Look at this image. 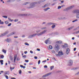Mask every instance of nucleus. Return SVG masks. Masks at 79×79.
Here are the masks:
<instances>
[{"instance_id": "nucleus-1", "label": "nucleus", "mask_w": 79, "mask_h": 79, "mask_svg": "<svg viewBox=\"0 0 79 79\" xmlns=\"http://www.w3.org/2000/svg\"><path fill=\"white\" fill-rule=\"evenodd\" d=\"M36 3L37 2H35L31 3L29 2H26L22 4V5H27V4H29V6L27 7V9H30V8H32L35 7V5L36 4Z\"/></svg>"}, {"instance_id": "nucleus-2", "label": "nucleus", "mask_w": 79, "mask_h": 79, "mask_svg": "<svg viewBox=\"0 0 79 79\" xmlns=\"http://www.w3.org/2000/svg\"><path fill=\"white\" fill-rule=\"evenodd\" d=\"M47 31L46 30H44V31H43V32H41L40 33H39L38 34H34L32 35H30L29 36L28 38H31V37H35V35H38V36H39V35H42V34H44V33H45Z\"/></svg>"}, {"instance_id": "nucleus-3", "label": "nucleus", "mask_w": 79, "mask_h": 79, "mask_svg": "<svg viewBox=\"0 0 79 79\" xmlns=\"http://www.w3.org/2000/svg\"><path fill=\"white\" fill-rule=\"evenodd\" d=\"M73 13H76V17L77 19H79V10H75L73 11Z\"/></svg>"}, {"instance_id": "nucleus-4", "label": "nucleus", "mask_w": 79, "mask_h": 79, "mask_svg": "<svg viewBox=\"0 0 79 79\" xmlns=\"http://www.w3.org/2000/svg\"><path fill=\"white\" fill-rule=\"evenodd\" d=\"M74 6H70L69 7H68L67 8L65 9L64 10V11H68V10H71V9H72V8H74Z\"/></svg>"}, {"instance_id": "nucleus-5", "label": "nucleus", "mask_w": 79, "mask_h": 79, "mask_svg": "<svg viewBox=\"0 0 79 79\" xmlns=\"http://www.w3.org/2000/svg\"><path fill=\"white\" fill-rule=\"evenodd\" d=\"M62 55H63V53L62 51H59L58 52V54H56V56H61Z\"/></svg>"}, {"instance_id": "nucleus-6", "label": "nucleus", "mask_w": 79, "mask_h": 79, "mask_svg": "<svg viewBox=\"0 0 79 79\" xmlns=\"http://www.w3.org/2000/svg\"><path fill=\"white\" fill-rule=\"evenodd\" d=\"M18 16H27V14H19Z\"/></svg>"}, {"instance_id": "nucleus-7", "label": "nucleus", "mask_w": 79, "mask_h": 79, "mask_svg": "<svg viewBox=\"0 0 79 79\" xmlns=\"http://www.w3.org/2000/svg\"><path fill=\"white\" fill-rule=\"evenodd\" d=\"M56 23H53V24H52V25L51 27L52 29H54L55 27H56Z\"/></svg>"}, {"instance_id": "nucleus-8", "label": "nucleus", "mask_w": 79, "mask_h": 79, "mask_svg": "<svg viewBox=\"0 0 79 79\" xmlns=\"http://www.w3.org/2000/svg\"><path fill=\"white\" fill-rule=\"evenodd\" d=\"M73 65V60H70L69 61V66H71V65Z\"/></svg>"}, {"instance_id": "nucleus-9", "label": "nucleus", "mask_w": 79, "mask_h": 79, "mask_svg": "<svg viewBox=\"0 0 79 79\" xmlns=\"http://www.w3.org/2000/svg\"><path fill=\"white\" fill-rule=\"evenodd\" d=\"M8 33V32H6L3 33V34L1 35L0 37H3V36H4V35H6V34H7Z\"/></svg>"}, {"instance_id": "nucleus-10", "label": "nucleus", "mask_w": 79, "mask_h": 79, "mask_svg": "<svg viewBox=\"0 0 79 79\" xmlns=\"http://www.w3.org/2000/svg\"><path fill=\"white\" fill-rule=\"evenodd\" d=\"M52 74V73H49L47 74H45V75H44L43 76V77H45L46 76H49V75H50Z\"/></svg>"}, {"instance_id": "nucleus-11", "label": "nucleus", "mask_w": 79, "mask_h": 79, "mask_svg": "<svg viewBox=\"0 0 79 79\" xmlns=\"http://www.w3.org/2000/svg\"><path fill=\"white\" fill-rule=\"evenodd\" d=\"M50 42V40H49V39H48L47 40H45V43L46 44H47L49 43V42Z\"/></svg>"}, {"instance_id": "nucleus-12", "label": "nucleus", "mask_w": 79, "mask_h": 79, "mask_svg": "<svg viewBox=\"0 0 79 79\" xmlns=\"http://www.w3.org/2000/svg\"><path fill=\"white\" fill-rule=\"evenodd\" d=\"M53 23L52 22H49L47 23V25L48 26H51V25H52L53 24Z\"/></svg>"}, {"instance_id": "nucleus-13", "label": "nucleus", "mask_w": 79, "mask_h": 79, "mask_svg": "<svg viewBox=\"0 0 79 79\" xmlns=\"http://www.w3.org/2000/svg\"><path fill=\"white\" fill-rule=\"evenodd\" d=\"M35 2H36V4H40L42 3V1H35Z\"/></svg>"}, {"instance_id": "nucleus-14", "label": "nucleus", "mask_w": 79, "mask_h": 79, "mask_svg": "<svg viewBox=\"0 0 79 79\" xmlns=\"http://www.w3.org/2000/svg\"><path fill=\"white\" fill-rule=\"evenodd\" d=\"M15 34V32H13L12 33H10V35H7V37H9V36H10V35H13V34Z\"/></svg>"}, {"instance_id": "nucleus-15", "label": "nucleus", "mask_w": 79, "mask_h": 79, "mask_svg": "<svg viewBox=\"0 0 79 79\" xmlns=\"http://www.w3.org/2000/svg\"><path fill=\"white\" fill-rule=\"evenodd\" d=\"M69 48H67L66 51V54H68L69 53Z\"/></svg>"}, {"instance_id": "nucleus-16", "label": "nucleus", "mask_w": 79, "mask_h": 79, "mask_svg": "<svg viewBox=\"0 0 79 79\" xmlns=\"http://www.w3.org/2000/svg\"><path fill=\"white\" fill-rule=\"evenodd\" d=\"M56 48L59 50L60 49V47H59V45L58 44H56Z\"/></svg>"}, {"instance_id": "nucleus-17", "label": "nucleus", "mask_w": 79, "mask_h": 79, "mask_svg": "<svg viewBox=\"0 0 79 79\" xmlns=\"http://www.w3.org/2000/svg\"><path fill=\"white\" fill-rule=\"evenodd\" d=\"M50 9V8L49 7H48L47 8H46V9H44V10L45 11H47V10H49Z\"/></svg>"}, {"instance_id": "nucleus-18", "label": "nucleus", "mask_w": 79, "mask_h": 79, "mask_svg": "<svg viewBox=\"0 0 79 79\" xmlns=\"http://www.w3.org/2000/svg\"><path fill=\"white\" fill-rule=\"evenodd\" d=\"M6 41L7 42H11V40L7 39L6 40Z\"/></svg>"}, {"instance_id": "nucleus-19", "label": "nucleus", "mask_w": 79, "mask_h": 79, "mask_svg": "<svg viewBox=\"0 0 79 79\" xmlns=\"http://www.w3.org/2000/svg\"><path fill=\"white\" fill-rule=\"evenodd\" d=\"M64 45L65 46H66H66H64L63 45L62 46V48H66V47H67V46L68 45V44H64Z\"/></svg>"}, {"instance_id": "nucleus-20", "label": "nucleus", "mask_w": 79, "mask_h": 79, "mask_svg": "<svg viewBox=\"0 0 79 79\" xmlns=\"http://www.w3.org/2000/svg\"><path fill=\"white\" fill-rule=\"evenodd\" d=\"M57 44H62V41H58L56 42Z\"/></svg>"}, {"instance_id": "nucleus-21", "label": "nucleus", "mask_w": 79, "mask_h": 79, "mask_svg": "<svg viewBox=\"0 0 79 79\" xmlns=\"http://www.w3.org/2000/svg\"><path fill=\"white\" fill-rule=\"evenodd\" d=\"M0 62L1 63V64H2V65H3V60H0Z\"/></svg>"}, {"instance_id": "nucleus-22", "label": "nucleus", "mask_w": 79, "mask_h": 79, "mask_svg": "<svg viewBox=\"0 0 79 79\" xmlns=\"http://www.w3.org/2000/svg\"><path fill=\"white\" fill-rule=\"evenodd\" d=\"M4 74L6 75V74H9V71H6L5 72V74Z\"/></svg>"}, {"instance_id": "nucleus-23", "label": "nucleus", "mask_w": 79, "mask_h": 79, "mask_svg": "<svg viewBox=\"0 0 79 79\" xmlns=\"http://www.w3.org/2000/svg\"><path fill=\"white\" fill-rule=\"evenodd\" d=\"M47 29V27H43L42 28H41V29L44 30V29Z\"/></svg>"}, {"instance_id": "nucleus-24", "label": "nucleus", "mask_w": 79, "mask_h": 79, "mask_svg": "<svg viewBox=\"0 0 79 79\" xmlns=\"http://www.w3.org/2000/svg\"><path fill=\"white\" fill-rule=\"evenodd\" d=\"M73 27H71L69 28H68V30H70L71 29H73Z\"/></svg>"}, {"instance_id": "nucleus-25", "label": "nucleus", "mask_w": 79, "mask_h": 79, "mask_svg": "<svg viewBox=\"0 0 79 79\" xmlns=\"http://www.w3.org/2000/svg\"><path fill=\"white\" fill-rule=\"evenodd\" d=\"M2 52L4 53H6V50L4 49H2Z\"/></svg>"}, {"instance_id": "nucleus-26", "label": "nucleus", "mask_w": 79, "mask_h": 79, "mask_svg": "<svg viewBox=\"0 0 79 79\" xmlns=\"http://www.w3.org/2000/svg\"><path fill=\"white\" fill-rule=\"evenodd\" d=\"M8 19L10 21V22H12L13 21V20H11V19L10 18H8Z\"/></svg>"}, {"instance_id": "nucleus-27", "label": "nucleus", "mask_w": 79, "mask_h": 79, "mask_svg": "<svg viewBox=\"0 0 79 79\" xmlns=\"http://www.w3.org/2000/svg\"><path fill=\"white\" fill-rule=\"evenodd\" d=\"M54 68V66H51L50 67L51 70H52L53 68Z\"/></svg>"}, {"instance_id": "nucleus-28", "label": "nucleus", "mask_w": 79, "mask_h": 79, "mask_svg": "<svg viewBox=\"0 0 79 79\" xmlns=\"http://www.w3.org/2000/svg\"><path fill=\"white\" fill-rule=\"evenodd\" d=\"M17 56H14V62L15 63V61H16V59Z\"/></svg>"}, {"instance_id": "nucleus-29", "label": "nucleus", "mask_w": 79, "mask_h": 79, "mask_svg": "<svg viewBox=\"0 0 79 79\" xmlns=\"http://www.w3.org/2000/svg\"><path fill=\"white\" fill-rule=\"evenodd\" d=\"M49 49H52V48H53L52 47V46L51 45H49Z\"/></svg>"}, {"instance_id": "nucleus-30", "label": "nucleus", "mask_w": 79, "mask_h": 79, "mask_svg": "<svg viewBox=\"0 0 79 79\" xmlns=\"http://www.w3.org/2000/svg\"><path fill=\"white\" fill-rule=\"evenodd\" d=\"M5 23L7 24H9V23L8 22V21L7 20L5 22Z\"/></svg>"}, {"instance_id": "nucleus-31", "label": "nucleus", "mask_w": 79, "mask_h": 79, "mask_svg": "<svg viewBox=\"0 0 79 79\" xmlns=\"http://www.w3.org/2000/svg\"><path fill=\"white\" fill-rule=\"evenodd\" d=\"M63 17H59L58 18V19L59 20H61V19H63Z\"/></svg>"}, {"instance_id": "nucleus-32", "label": "nucleus", "mask_w": 79, "mask_h": 79, "mask_svg": "<svg viewBox=\"0 0 79 79\" xmlns=\"http://www.w3.org/2000/svg\"><path fill=\"white\" fill-rule=\"evenodd\" d=\"M14 21L15 22H18V19H15L14 20Z\"/></svg>"}, {"instance_id": "nucleus-33", "label": "nucleus", "mask_w": 79, "mask_h": 79, "mask_svg": "<svg viewBox=\"0 0 79 79\" xmlns=\"http://www.w3.org/2000/svg\"><path fill=\"white\" fill-rule=\"evenodd\" d=\"M3 18H8V17L6 16H2Z\"/></svg>"}, {"instance_id": "nucleus-34", "label": "nucleus", "mask_w": 79, "mask_h": 79, "mask_svg": "<svg viewBox=\"0 0 79 79\" xmlns=\"http://www.w3.org/2000/svg\"><path fill=\"white\" fill-rule=\"evenodd\" d=\"M25 45H28V46H29V44L28 43H25Z\"/></svg>"}, {"instance_id": "nucleus-35", "label": "nucleus", "mask_w": 79, "mask_h": 79, "mask_svg": "<svg viewBox=\"0 0 79 79\" xmlns=\"http://www.w3.org/2000/svg\"><path fill=\"white\" fill-rule=\"evenodd\" d=\"M10 69L11 71H12V70L13 69H15V67H13H13H10Z\"/></svg>"}, {"instance_id": "nucleus-36", "label": "nucleus", "mask_w": 79, "mask_h": 79, "mask_svg": "<svg viewBox=\"0 0 79 79\" xmlns=\"http://www.w3.org/2000/svg\"><path fill=\"white\" fill-rule=\"evenodd\" d=\"M61 6H59L58 7L57 9H58V10H59V9H61Z\"/></svg>"}, {"instance_id": "nucleus-37", "label": "nucleus", "mask_w": 79, "mask_h": 79, "mask_svg": "<svg viewBox=\"0 0 79 79\" xmlns=\"http://www.w3.org/2000/svg\"><path fill=\"white\" fill-rule=\"evenodd\" d=\"M22 73V71L21 70H19V73L20 74H21Z\"/></svg>"}, {"instance_id": "nucleus-38", "label": "nucleus", "mask_w": 79, "mask_h": 79, "mask_svg": "<svg viewBox=\"0 0 79 79\" xmlns=\"http://www.w3.org/2000/svg\"><path fill=\"white\" fill-rule=\"evenodd\" d=\"M4 24V22H2V21L0 22V24Z\"/></svg>"}, {"instance_id": "nucleus-39", "label": "nucleus", "mask_w": 79, "mask_h": 79, "mask_svg": "<svg viewBox=\"0 0 79 79\" xmlns=\"http://www.w3.org/2000/svg\"><path fill=\"white\" fill-rule=\"evenodd\" d=\"M32 16V14H27V16Z\"/></svg>"}, {"instance_id": "nucleus-40", "label": "nucleus", "mask_w": 79, "mask_h": 79, "mask_svg": "<svg viewBox=\"0 0 79 79\" xmlns=\"http://www.w3.org/2000/svg\"><path fill=\"white\" fill-rule=\"evenodd\" d=\"M1 58L2 59H3L4 58V56L3 55H2L1 56Z\"/></svg>"}, {"instance_id": "nucleus-41", "label": "nucleus", "mask_w": 79, "mask_h": 79, "mask_svg": "<svg viewBox=\"0 0 79 79\" xmlns=\"http://www.w3.org/2000/svg\"><path fill=\"white\" fill-rule=\"evenodd\" d=\"M75 30H79V26L77 27V28H75Z\"/></svg>"}, {"instance_id": "nucleus-42", "label": "nucleus", "mask_w": 79, "mask_h": 79, "mask_svg": "<svg viewBox=\"0 0 79 79\" xmlns=\"http://www.w3.org/2000/svg\"><path fill=\"white\" fill-rule=\"evenodd\" d=\"M40 60H39L38 62V64H40Z\"/></svg>"}, {"instance_id": "nucleus-43", "label": "nucleus", "mask_w": 79, "mask_h": 79, "mask_svg": "<svg viewBox=\"0 0 79 79\" xmlns=\"http://www.w3.org/2000/svg\"><path fill=\"white\" fill-rule=\"evenodd\" d=\"M78 69V68H73V70H75V69Z\"/></svg>"}, {"instance_id": "nucleus-44", "label": "nucleus", "mask_w": 79, "mask_h": 79, "mask_svg": "<svg viewBox=\"0 0 79 79\" xmlns=\"http://www.w3.org/2000/svg\"><path fill=\"white\" fill-rule=\"evenodd\" d=\"M11 25V23H10L8 25V26H10Z\"/></svg>"}, {"instance_id": "nucleus-45", "label": "nucleus", "mask_w": 79, "mask_h": 79, "mask_svg": "<svg viewBox=\"0 0 79 79\" xmlns=\"http://www.w3.org/2000/svg\"><path fill=\"white\" fill-rule=\"evenodd\" d=\"M7 2H11V0H8L7 1Z\"/></svg>"}, {"instance_id": "nucleus-46", "label": "nucleus", "mask_w": 79, "mask_h": 79, "mask_svg": "<svg viewBox=\"0 0 79 79\" xmlns=\"http://www.w3.org/2000/svg\"><path fill=\"white\" fill-rule=\"evenodd\" d=\"M23 58H26V55H24L23 56Z\"/></svg>"}, {"instance_id": "nucleus-47", "label": "nucleus", "mask_w": 79, "mask_h": 79, "mask_svg": "<svg viewBox=\"0 0 79 79\" xmlns=\"http://www.w3.org/2000/svg\"><path fill=\"white\" fill-rule=\"evenodd\" d=\"M6 79H8V77L7 76H5Z\"/></svg>"}, {"instance_id": "nucleus-48", "label": "nucleus", "mask_w": 79, "mask_h": 79, "mask_svg": "<svg viewBox=\"0 0 79 79\" xmlns=\"http://www.w3.org/2000/svg\"><path fill=\"white\" fill-rule=\"evenodd\" d=\"M46 1V0H41V1L42 3V2H45V1Z\"/></svg>"}, {"instance_id": "nucleus-49", "label": "nucleus", "mask_w": 79, "mask_h": 79, "mask_svg": "<svg viewBox=\"0 0 79 79\" xmlns=\"http://www.w3.org/2000/svg\"><path fill=\"white\" fill-rule=\"evenodd\" d=\"M44 68H47V65H45Z\"/></svg>"}, {"instance_id": "nucleus-50", "label": "nucleus", "mask_w": 79, "mask_h": 79, "mask_svg": "<svg viewBox=\"0 0 79 79\" xmlns=\"http://www.w3.org/2000/svg\"><path fill=\"white\" fill-rule=\"evenodd\" d=\"M25 61L26 62H27V63L28 62H29V60H25Z\"/></svg>"}, {"instance_id": "nucleus-51", "label": "nucleus", "mask_w": 79, "mask_h": 79, "mask_svg": "<svg viewBox=\"0 0 79 79\" xmlns=\"http://www.w3.org/2000/svg\"><path fill=\"white\" fill-rule=\"evenodd\" d=\"M46 24V22H44L42 23V24Z\"/></svg>"}, {"instance_id": "nucleus-52", "label": "nucleus", "mask_w": 79, "mask_h": 79, "mask_svg": "<svg viewBox=\"0 0 79 79\" xmlns=\"http://www.w3.org/2000/svg\"><path fill=\"white\" fill-rule=\"evenodd\" d=\"M37 50L38 51H40V49L39 48H37Z\"/></svg>"}, {"instance_id": "nucleus-53", "label": "nucleus", "mask_w": 79, "mask_h": 79, "mask_svg": "<svg viewBox=\"0 0 79 79\" xmlns=\"http://www.w3.org/2000/svg\"><path fill=\"white\" fill-rule=\"evenodd\" d=\"M61 3H64V1L62 0V1H60Z\"/></svg>"}, {"instance_id": "nucleus-54", "label": "nucleus", "mask_w": 79, "mask_h": 79, "mask_svg": "<svg viewBox=\"0 0 79 79\" xmlns=\"http://www.w3.org/2000/svg\"><path fill=\"white\" fill-rule=\"evenodd\" d=\"M47 61V60H44L42 61V63H45V62H46Z\"/></svg>"}, {"instance_id": "nucleus-55", "label": "nucleus", "mask_w": 79, "mask_h": 79, "mask_svg": "<svg viewBox=\"0 0 79 79\" xmlns=\"http://www.w3.org/2000/svg\"><path fill=\"white\" fill-rule=\"evenodd\" d=\"M78 33H79V31H77L75 32L76 34H78Z\"/></svg>"}, {"instance_id": "nucleus-56", "label": "nucleus", "mask_w": 79, "mask_h": 79, "mask_svg": "<svg viewBox=\"0 0 79 79\" xmlns=\"http://www.w3.org/2000/svg\"><path fill=\"white\" fill-rule=\"evenodd\" d=\"M52 53H54L55 51L52 50Z\"/></svg>"}, {"instance_id": "nucleus-57", "label": "nucleus", "mask_w": 79, "mask_h": 79, "mask_svg": "<svg viewBox=\"0 0 79 79\" xmlns=\"http://www.w3.org/2000/svg\"><path fill=\"white\" fill-rule=\"evenodd\" d=\"M34 58H35V59H37V57L36 56H35L34 57Z\"/></svg>"}, {"instance_id": "nucleus-58", "label": "nucleus", "mask_w": 79, "mask_h": 79, "mask_svg": "<svg viewBox=\"0 0 79 79\" xmlns=\"http://www.w3.org/2000/svg\"><path fill=\"white\" fill-rule=\"evenodd\" d=\"M47 4H46V5H45L44 6H43V7L44 8H45V7H46V6H47Z\"/></svg>"}, {"instance_id": "nucleus-59", "label": "nucleus", "mask_w": 79, "mask_h": 79, "mask_svg": "<svg viewBox=\"0 0 79 79\" xmlns=\"http://www.w3.org/2000/svg\"><path fill=\"white\" fill-rule=\"evenodd\" d=\"M38 28H39V27H33V29H38Z\"/></svg>"}, {"instance_id": "nucleus-60", "label": "nucleus", "mask_w": 79, "mask_h": 79, "mask_svg": "<svg viewBox=\"0 0 79 79\" xmlns=\"http://www.w3.org/2000/svg\"><path fill=\"white\" fill-rule=\"evenodd\" d=\"M64 5H61V6H60L61 7H61H64Z\"/></svg>"}, {"instance_id": "nucleus-61", "label": "nucleus", "mask_w": 79, "mask_h": 79, "mask_svg": "<svg viewBox=\"0 0 79 79\" xmlns=\"http://www.w3.org/2000/svg\"><path fill=\"white\" fill-rule=\"evenodd\" d=\"M30 53H33V52H32V51L31 50L30 51Z\"/></svg>"}, {"instance_id": "nucleus-62", "label": "nucleus", "mask_w": 79, "mask_h": 79, "mask_svg": "<svg viewBox=\"0 0 79 79\" xmlns=\"http://www.w3.org/2000/svg\"><path fill=\"white\" fill-rule=\"evenodd\" d=\"M76 48H74L73 50L74 51H76Z\"/></svg>"}, {"instance_id": "nucleus-63", "label": "nucleus", "mask_w": 79, "mask_h": 79, "mask_svg": "<svg viewBox=\"0 0 79 79\" xmlns=\"http://www.w3.org/2000/svg\"><path fill=\"white\" fill-rule=\"evenodd\" d=\"M20 66L21 68H23V65H20Z\"/></svg>"}, {"instance_id": "nucleus-64", "label": "nucleus", "mask_w": 79, "mask_h": 79, "mask_svg": "<svg viewBox=\"0 0 79 79\" xmlns=\"http://www.w3.org/2000/svg\"><path fill=\"white\" fill-rule=\"evenodd\" d=\"M11 79H16V78L14 77L11 78Z\"/></svg>"}]
</instances>
